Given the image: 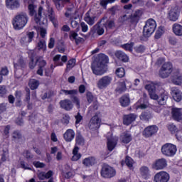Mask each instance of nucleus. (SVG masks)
<instances>
[{"mask_svg": "<svg viewBox=\"0 0 182 182\" xmlns=\"http://www.w3.org/2000/svg\"><path fill=\"white\" fill-rule=\"evenodd\" d=\"M109 63V57L105 54L98 55V58L92 63L91 69L92 73L97 76H102L106 73V63Z\"/></svg>", "mask_w": 182, "mask_h": 182, "instance_id": "obj_1", "label": "nucleus"}, {"mask_svg": "<svg viewBox=\"0 0 182 182\" xmlns=\"http://www.w3.org/2000/svg\"><path fill=\"white\" fill-rule=\"evenodd\" d=\"M28 21H29V17H28V14L25 12H21L15 16L13 20V26L14 29L19 31L23 29L28 23Z\"/></svg>", "mask_w": 182, "mask_h": 182, "instance_id": "obj_2", "label": "nucleus"}, {"mask_svg": "<svg viewBox=\"0 0 182 182\" xmlns=\"http://www.w3.org/2000/svg\"><path fill=\"white\" fill-rule=\"evenodd\" d=\"M156 28H157V24L156 23V21L153 18H149L146 22L145 26H144V36L145 38H149L151 36V35L156 31Z\"/></svg>", "mask_w": 182, "mask_h": 182, "instance_id": "obj_3", "label": "nucleus"}, {"mask_svg": "<svg viewBox=\"0 0 182 182\" xmlns=\"http://www.w3.org/2000/svg\"><path fill=\"white\" fill-rule=\"evenodd\" d=\"M173 72L174 70H173V64L170 62H167L164 63L161 67L159 75L161 79H167V77H168V76H170Z\"/></svg>", "mask_w": 182, "mask_h": 182, "instance_id": "obj_4", "label": "nucleus"}, {"mask_svg": "<svg viewBox=\"0 0 182 182\" xmlns=\"http://www.w3.org/2000/svg\"><path fill=\"white\" fill-rule=\"evenodd\" d=\"M161 153L166 157H173L177 153V147L172 144H165L161 147Z\"/></svg>", "mask_w": 182, "mask_h": 182, "instance_id": "obj_5", "label": "nucleus"}, {"mask_svg": "<svg viewBox=\"0 0 182 182\" xmlns=\"http://www.w3.org/2000/svg\"><path fill=\"white\" fill-rule=\"evenodd\" d=\"M61 92L64 93L66 96L70 95V96H71L70 99L73 103L76 105L77 109H80V100L76 96V95H77V90H62Z\"/></svg>", "mask_w": 182, "mask_h": 182, "instance_id": "obj_6", "label": "nucleus"}, {"mask_svg": "<svg viewBox=\"0 0 182 182\" xmlns=\"http://www.w3.org/2000/svg\"><path fill=\"white\" fill-rule=\"evenodd\" d=\"M101 176L104 178H112L116 176V169L109 165H104L101 169Z\"/></svg>", "mask_w": 182, "mask_h": 182, "instance_id": "obj_7", "label": "nucleus"}, {"mask_svg": "<svg viewBox=\"0 0 182 182\" xmlns=\"http://www.w3.org/2000/svg\"><path fill=\"white\" fill-rule=\"evenodd\" d=\"M99 114H100V112H96L95 116L91 118L89 123V128L91 130H97V129L100 127V122H102V120L100 117H99Z\"/></svg>", "mask_w": 182, "mask_h": 182, "instance_id": "obj_8", "label": "nucleus"}, {"mask_svg": "<svg viewBox=\"0 0 182 182\" xmlns=\"http://www.w3.org/2000/svg\"><path fill=\"white\" fill-rule=\"evenodd\" d=\"M112 78L110 76H104L101 77L97 82L98 89H106L112 83Z\"/></svg>", "mask_w": 182, "mask_h": 182, "instance_id": "obj_9", "label": "nucleus"}, {"mask_svg": "<svg viewBox=\"0 0 182 182\" xmlns=\"http://www.w3.org/2000/svg\"><path fill=\"white\" fill-rule=\"evenodd\" d=\"M170 175L166 171H160L155 174L154 178V182H168Z\"/></svg>", "mask_w": 182, "mask_h": 182, "instance_id": "obj_10", "label": "nucleus"}, {"mask_svg": "<svg viewBox=\"0 0 182 182\" xmlns=\"http://www.w3.org/2000/svg\"><path fill=\"white\" fill-rule=\"evenodd\" d=\"M171 82L177 86H181V85H182V76L180 74V70L178 69L173 70V73L171 77Z\"/></svg>", "mask_w": 182, "mask_h": 182, "instance_id": "obj_11", "label": "nucleus"}, {"mask_svg": "<svg viewBox=\"0 0 182 182\" xmlns=\"http://www.w3.org/2000/svg\"><path fill=\"white\" fill-rule=\"evenodd\" d=\"M36 63H38V69L37 70V75L39 76H43V68L46 66V60H43V56H38L36 58Z\"/></svg>", "mask_w": 182, "mask_h": 182, "instance_id": "obj_12", "label": "nucleus"}, {"mask_svg": "<svg viewBox=\"0 0 182 182\" xmlns=\"http://www.w3.org/2000/svg\"><path fill=\"white\" fill-rule=\"evenodd\" d=\"M159 130V127L156 125H151L146 127L143 132V136L144 137H151L153 134H156L157 131Z\"/></svg>", "mask_w": 182, "mask_h": 182, "instance_id": "obj_13", "label": "nucleus"}, {"mask_svg": "<svg viewBox=\"0 0 182 182\" xmlns=\"http://www.w3.org/2000/svg\"><path fill=\"white\" fill-rule=\"evenodd\" d=\"M167 167V161L164 159H160L152 164V168L154 170H163Z\"/></svg>", "mask_w": 182, "mask_h": 182, "instance_id": "obj_14", "label": "nucleus"}, {"mask_svg": "<svg viewBox=\"0 0 182 182\" xmlns=\"http://www.w3.org/2000/svg\"><path fill=\"white\" fill-rule=\"evenodd\" d=\"M171 114L173 120L176 122H180L182 120V109L173 107L171 109Z\"/></svg>", "mask_w": 182, "mask_h": 182, "instance_id": "obj_15", "label": "nucleus"}, {"mask_svg": "<svg viewBox=\"0 0 182 182\" xmlns=\"http://www.w3.org/2000/svg\"><path fill=\"white\" fill-rule=\"evenodd\" d=\"M60 105L62 109H64V110H67L68 112L73 109V104L72 103V101L68 99L60 101Z\"/></svg>", "mask_w": 182, "mask_h": 182, "instance_id": "obj_16", "label": "nucleus"}, {"mask_svg": "<svg viewBox=\"0 0 182 182\" xmlns=\"http://www.w3.org/2000/svg\"><path fill=\"white\" fill-rule=\"evenodd\" d=\"M139 172L141 174V177H142L144 180H149V178H150V168H149L148 166H141L139 168Z\"/></svg>", "mask_w": 182, "mask_h": 182, "instance_id": "obj_17", "label": "nucleus"}, {"mask_svg": "<svg viewBox=\"0 0 182 182\" xmlns=\"http://www.w3.org/2000/svg\"><path fill=\"white\" fill-rule=\"evenodd\" d=\"M137 116L134 114H129L124 115L123 117V123L126 126H129V124H132L134 120H136Z\"/></svg>", "mask_w": 182, "mask_h": 182, "instance_id": "obj_18", "label": "nucleus"}, {"mask_svg": "<svg viewBox=\"0 0 182 182\" xmlns=\"http://www.w3.org/2000/svg\"><path fill=\"white\" fill-rule=\"evenodd\" d=\"M171 95L173 100H175L176 102H181L182 99V92L181 91H180V90L176 87H172Z\"/></svg>", "mask_w": 182, "mask_h": 182, "instance_id": "obj_19", "label": "nucleus"}, {"mask_svg": "<svg viewBox=\"0 0 182 182\" xmlns=\"http://www.w3.org/2000/svg\"><path fill=\"white\" fill-rule=\"evenodd\" d=\"M63 138L65 141L70 143L75 139V131L73 129H68L63 134Z\"/></svg>", "mask_w": 182, "mask_h": 182, "instance_id": "obj_20", "label": "nucleus"}, {"mask_svg": "<svg viewBox=\"0 0 182 182\" xmlns=\"http://www.w3.org/2000/svg\"><path fill=\"white\" fill-rule=\"evenodd\" d=\"M107 149L109 151H112L114 149V147H116V145L117 144V139L111 137H107Z\"/></svg>", "mask_w": 182, "mask_h": 182, "instance_id": "obj_21", "label": "nucleus"}, {"mask_svg": "<svg viewBox=\"0 0 182 182\" xmlns=\"http://www.w3.org/2000/svg\"><path fill=\"white\" fill-rule=\"evenodd\" d=\"M14 65L16 69H24V68H26V62L23 59V57H20Z\"/></svg>", "mask_w": 182, "mask_h": 182, "instance_id": "obj_22", "label": "nucleus"}, {"mask_svg": "<svg viewBox=\"0 0 182 182\" xmlns=\"http://www.w3.org/2000/svg\"><path fill=\"white\" fill-rule=\"evenodd\" d=\"M120 140L122 143L127 144L130 143V141L132 140V134L129 132H124L120 136Z\"/></svg>", "mask_w": 182, "mask_h": 182, "instance_id": "obj_23", "label": "nucleus"}, {"mask_svg": "<svg viewBox=\"0 0 182 182\" xmlns=\"http://www.w3.org/2000/svg\"><path fill=\"white\" fill-rule=\"evenodd\" d=\"M115 56L117 58V59H119V60H122V62H128L129 61V57L122 50H118L115 52Z\"/></svg>", "mask_w": 182, "mask_h": 182, "instance_id": "obj_24", "label": "nucleus"}, {"mask_svg": "<svg viewBox=\"0 0 182 182\" xmlns=\"http://www.w3.org/2000/svg\"><path fill=\"white\" fill-rule=\"evenodd\" d=\"M84 20L85 21V22H87V23L88 25H90V26L95 25V23L96 22V16H90V14H89V12H87L85 14V16L84 18Z\"/></svg>", "mask_w": 182, "mask_h": 182, "instance_id": "obj_25", "label": "nucleus"}, {"mask_svg": "<svg viewBox=\"0 0 182 182\" xmlns=\"http://www.w3.org/2000/svg\"><path fill=\"white\" fill-rule=\"evenodd\" d=\"M52 176H53V171H48L47 173L40 172L38 173V178L40 180H46V178H50Z\"/></svg>", "mask_w": 182, "mask_h": 182, "instance_id": "obj_26", "label": "nucleus"}, {"mask_svg": "<svg viewBox=\"0 0 182 182\" xmlns=\"http://www.w3.org/2000/svg\"><path fill=\"white\" fill-rule=\"evenodd\" d=\"M95 163H96V159H95V157H92V156L85 158L82 161V164H84L85 167H90V166H93V164H95Z\"/></svg>", "mask_w": 182, "mask_h": 182, "instance_id": "obj_27", "label": "nucleus"}, {"mask_svg": "<svg viewBox=\"0 0 182 182\" xmlns=\"http://www.w3.org/2000/svg\"><path fill=\"white\" fill-rule=\"evenodd\" d=\"M173 32L176 36H182V26L178 23H174L172 27Z\"/></svg>", "mask_w": 182, "mask_h": 182, "instance_id": "obj_28", "label": "nucleus"}, {"mask_svg": "<svg viewBox=\"0 0 182 182\" xmlns=\"http://www.w3.org/2000/svg\"><path fill=\"white\" fill-rule=\"evenodd\" d=\"M140 16H141V11L137 10L131 15L130 20L134 23H137L139 22V19H140Z\"/></svg>", "mask_w": 182, "mask_h": 182, "instance_id": "obj_29", "label": "nucleus"}, {"mask_svg": "<svg viewBox=\"0 0 182 182\" xmlns=\"http://www.w3.org/2000/svg\"><path fill=\"white\" fill-rule=\"evenodd\" d=\"M76 146H85V138L82 136L80 132H77L75 136Z\"/></svg>", "mask_w": 182, "mask_h": 182, "instance_id": "obj_30", "label": "nucleus"}, {"mask_svg": "<svg viewBox=\"0 0 182 182\" xmlns=\"http://www.w3.org/2000/svg\"><path fill=\"white\" fill-rule=\"evenodd\" d=\"M6 6L11 8V9L18 8L19 6V1L18 0H6Z\"/></svg>", "mask_w": 182, "mask_h": 182, "instance_id": "obj_31", "label": "nucleus"}, {"mask_svg": "<svg viewBox=\"0 0 182 182\" xmlns=\"http://www.w3.org/2000/svg\"><path fill=\"white\" fill-rule=\"evenodd\" d=\"M92 31L94 32V33H97V35H103L105 33V29L103 27L100 26V23H97L95 24L92 28Z\"/></svg>", "mask_w": 182, "mask_h": 182, "instance_id": "obj_32", "label": "nucleus"}, {"mask_svg": "<svg viewBox=\"0 0 182 182\" xmlns=\"http://www.w3.org/2000/svg\"><path fill=\"white\" fill-rule=\"evenodd\" d=\"M79 153V148L77 146H75L73 150V157L71 159L72 161H77L82 157V155Z\"/></svg>", "mask_w": 182, "mask_h": 182, "instance_id": "obj_33", "label": "nucleus"}, {"mask_svg": "<svg viewBox=\"0 0 182 182\" xmlns=\"http://www.w3.org/2000/svg\"><path fill=\"white\" fill-rule=\"evenodd\" d=\"M167 99H168V95H167L166 92L161 94V95L158 97L157 99L159 105H161V106L166 105Z\"/></svg>", "mask_w": 182, "mask_h": 182, "instance_id": "obj_34", "label": "nucleus"}, {"mask_svg": "<svg viewBox=\"0 0 182 182\" xmlns=\"http://www.w3.org/2000/svg\"><path fill=\"white\" fill-rule=\"evenodd\" d=\"M180 15V12L177 11V10H171L169 12V19L173 22H176L177 19H178V16Z\"/></svg>", "mask_w": 182, "mask_h": 182, "instance_id": "obj_35", "label": "nucleus"}, {"mask_svg": "<svg viewBox=\"0 0 182 182\" xmlns=\"http://www.w3.org/2000/svg\"><path fill=\"white\" fill-rule=\"evenodd\" d=\"M105 28L107 29H114V28L116 26V23H114V19H108L106 21V22L104 23Z\"/></svg>", "mask_w": 182, "mask_h": 182, "instance_id": "obj_36", "label": "nucleus"}, {"mask_svg": "<svg viewBox=\"0 0 182 182\" xmlns=\"http://www.w3.org/2000/svg\"><path fill=\"white\" fill-rule=\"evenodd\" d=\"M58 11H60L65 6V2H69V0H53Z\"/></svg>", "mask_w": 182, "mask_h": 182, "instance_id": "obj_37", "label": "nucleus"}, {"mask_svg": "<svg viewBox=\"0 0 182 182\" xmlns=\"http://www.w3.org/2000/svg\"><path fill=\"white\" fill-rule=\"evenodd\" d=\"M28 86L31 90H36L39 87V81L36 79H31L29 80Z\"/></svg>", "mask_w": 182, "mask_h": 182, "instance_id": "obj_38", "label": "nucleus"}, {"mask_svg": "<svg viewBox=\"0 0 182 182\" xmlns=\"http://www.w3.org/2000/svg\"><path fill=\"white\" fill-rule=\"evenodd\" d=\"M119 102L122 106L126 107L130 105V98L127 95H124L120 98Z\"/></svg>", "mask_w": 182, "mask_h": 182, "instance_id": "obj_39", "label": "nucleus"}, {"mask_svg": "<svg viewBox=\"0 0 182 182\" xmlns=\"http://www.w3.org/2000/svg\"><path fill=\"white\" fill-rule=\"evenodd\" d=\"M48 18L53 25H56V16H55V11H53V9L52 8L48 9Z\"/></svg>", "mask_w": 182, "mask_h": 182, "instance_id": "obj_40", "label": "nucleus"}, {"mask_svg": "<svg viewBox=\"0 0 182 182\" xmlns=\"http://www.w3.org/2000/svg\"><path fill=\"white\" fill-rule=\"evenodd\" d=\"M70 41H75V43H80V42H82V38H77V34L75 31H70Z\"/></svg>", "mask_w": 182, "mask_h": 182, "instance_id": "obj_41", "label": "nucleus"}, {"mask_svg": "<svg viewBox=\"0 0 182 182\" xmlns=\"http://www.w3.org/2000/svg\"><path fill=\"white\" fill-rule=\"evenodd\" d=\"M76 65V60L75 59H70L68 60L67 63V67H66V72H69V70H72L73 68H75V65Z\"/></svg>", "mask_w": 182, "mask_h": 182, "instance_id": "obj_42", "label": "nucleus"}, {"mask_svg": "<svg viewBox=\"0 0 182 182\" xmlns=\"http://www.w3.org/2000/svg\"><path fill=\"white\" fill-rule=\"evenodd\" d=\"M42 11H43V8L42 6H40L38 8V14H36L34 17V21L37 23H39L41 22V18H42Z\"/></svg>", "mask_w": 182, "mask_h": 182, "instance_id": "obj_43", "label": "nucleus"}, {"mask_svg": "<svg viewBox=\"0 0 182 182\" xmlns=\"http://www.w3.org/2000/svg\"><path fill=\"white\" fill-rule=\"evenodd\" d=\"M126 82H119V86L116 89V92L118 93H123V92H126Z\"/></svg>", "mask_w": 182, "mask_h": 182, "instance_id": "obj_44", "label": "nucleus"}, {"mask_svg": "<svg viewBox=\"0 0 182 182\" xmlns=\"http://www.w3.org/2000/svg\"><path fill=\"white\" fill-rule=\"evenodd\" d=\"M133 46H134V43H125L121 46L122 49L128 50L129 52H133Z\"/></svg>", "mask_w": 182, "mask_h": 182, "instance_id": "obj_45", "label": "nucleus"}, {"mask_svg": "<svg viewBox=\"0 0 182 182\" xmlns=\"http://www.w3.org/2000/svg\"><path fill=\"white\" fill-rule=\"evenodd\" d=\"M164 33V27L159 26L155 34V39H160L161 36Z\"/></svg>", "mask_w": 182, "mask_h": 182, "instance_id": "obj_46", "label": "nucleus"}, {"mask_svg": "<svg viewBox=\"0 0 182 182\" xmlns=\"http://www.w3.org/2000/svg\"><path fill=\"white\" fill-rule=\"evenodd\" d=\"M37 48L39 50H43V52H46V43L43 40H40L37 44Z\"/></svg>", "mask_w": 182, "mask_h": 182, "instance_id": "obj_47", "label": "nucleus"}, {"mask_svg": "<svg viewBox=\"0 0 182 182\" xmlns=\"http://www.w3.org/2000/svg\"><path fill=\"white\" fill-rule=\"evenodd\" d=\"M139 117H140L141 120H144L145 122H149V120H150V119H151V114L148 112H143L140 115Z\"/></svg>", "mask_w": 182, "mask_h": 182, "instance_id": "obj_48", "label": "nucleus"}, {"mask_svg": "<svg viewBox=\"0 0 182 182\" xmlns=\"http://www.w3.org/2000/svg\"><path fill=\"white\" fill-rule=\"evenodd\" d=\"M12 137L16 141L18 140H21V139H22V134H21V132L19 131H14L12 133Z\"/></svg>", "mask_w": 182, "mask_h": 182, "instance_id": "obj_49", "label": "nucleus"}, {"mask_svg": "<svg viewBox=\"0 0 182 182\" xmlns=\"http://www.w3.org/2000/svg\"><path fill=\"white\" fill-rule=\"evenodd\" d=\"M60 58H61L60 55H56L53 58V60L55 63V64L56 65V66H63V63L59 62V60H60Z\"/></svg>", "mask_w": 182, "mask_h": 182, "instance_id": "obj_50", "label": "nucleus"}, {"mask_svg": "<svg viewBox=\"0 0 182 182\" xmlns=\"http://www.w3.org/2000/svg\"><path fill=\"white\" fill-rule=\"evenodd\" d=\"M115 73L117 76H118V77H124V75H126V73L124 72V68H117Z\"/></svg>", "mask_w": 182, "mask_h": 182, "instance_id": "obj_51", "label": "nucleus"}, {"mask_svg": "<svg viewBox=\"0 0 182 182\" xmlns=\"http://www.w3.org/2000/svg\"><path fill=\"white\" fill-rule=\"evenodd\" d=\"M116 0H102L100 2V5L103 6L105 9L107 7V4H113Z\"/></svg>", "mask_w": 182, "mask_h": 182, "instance_id": "obj_52", "label": "nucleus"}, {"mask_svg": "<svg viewBox=\"0 0 182 182\" xmlns=\"http://www.w3.org/2000/svg\"><path fill=\"white\" fill-rule=\"evenodd\" d=\"M8 159H9V154L8 153V151H4L1 155V159L0 160V165L2 164V163H5V161H6Z\"/></svg>", "mask_w": 182, "mask_h": 182, "instance_id": "obj_53", "label": "nucleus"}, {"mask_svg": "<svg viewBox=\"0 0 182 182\" xmlns=\"http://www.w3.org/2000/svg\"><path fill=\"white\" fill-rule=\"evenodd\" d=\"M145 89L146 90H148L149 93H150L156 90V86L154 85V83L147 84L145 86Z\"/></svg>", "mask_w": 182, "mask_h": 182, "instance_id": "obj_54", "label": "nucleus"}, {"mask_svg": "<svg viewBox=\"0 0 182 182\" xmlns=\"http://www.w3.org/2000/svg\"><path fill=\"white\" fill-rule=\"evenodd\" d=\"M20 166L21 168H23V170H32V167H31L29 164L24 161H20Z\"/></svg>", "mask_w": 182, "mask_h": 182, "instance_id": "obj_55", "label": "nucleus"}, {"mask_svg": "<svg viewBox=\"0 0 182 182\" xmlns=\"http://www.w3.org/2000/svg\"><path fill=\"white\" fill-rule=\"evenodd\" d=\"M125 164L127 167L132 168V167H133V159L129 156H127L125 159Z\"/></svg>", "mask_w": 182, "mask_h": 182, "instance_id": "obj_56", "label": "nucleus"}, {"mask_svg": "<svg viewBox=\"0 0 182 182\" xmlns=\"http://www.w3.org/2000/svg\"><path fill=\"white\" fill-rule=\"evenodd\" d=\"M134 49L135 52H136V53H143V52H144V50H146V48L141 45L134 47Z\"/></svg>", "mask_w": 182, "mask_h": 182, "instance_id": "obj_57", "label": "nucleus"}, {"mask_svg": "<svg viewBox=\"0 0 182 182\" xmlns=\"http://www.w3.org/2000/svg\"><path fill=\"white\" fill-rule=\"evenodd\" d=\"M168 42H169L170 45H172L173 46H176V45H177L178 41L177 40V38H176L174 36H169Z\"/></svg>", "mask_w": 182, "mask_h": 182, "instance_id": "obj_58", "label": "nucleus"}, {"mask_svg": "<svg viewBox=\"0 0 182 182\" xmlns=\"http://www.w3.org/2000/svg\"><path fill=\"white\" fill-rule=\"evenodd\" d=\"M75 124H79L83 120V116L80 114V112H77V114L75 116Z\"/></svg>", "mask_w": 182, "mask_h": 182, "instance_id": "obj_59", "label": "nucleus"}, {"mask_svg": "<svg viewBox=\"0 0 182 182\" xmlns=\"http://www.w3.org/2000/svg\"><path fill=\"white\" fill-rule=\"evenodd\" d=\"M35 8H36V6H35L33 4L28 5L29 15H31V16H33V15H35Z\"/></svg>", "mask_w": 182, "mask_h": 182, "instance_id": "obj_60", "label": "nucleus"}, {"mask_svg": "<svg viewBox=\"0 0 182 182\" xmlns=\"http://www.w3.org/2000/svg\"><path fill=\"white\" fill-rule=\"evenodd\" d=\"M26 36L28 39V42H31L35 37V32L31 31L26 33Z\"/></svg>", "mask_w": 182, "mask_h": 182, "instance_id": "obj_61", "label": "nucleus"}, {"mask_svg": "<svg viewBox=\"0 0 182 182\" xmlns=\"http://www.w3.org/2000/svg\"><path fill=\"white\" fill-rule=\"evenodd\" d=\"M75 8H68L67 12L65 14L66 18H69L72 15H75L76 14V11L73 12V10Z\"/></svg>", "mask_w": 182, "mask_h": 182, "instance_id": "obj_62", "label": "nucleus"}, {"mask_svg": "<svg viewBox=\"0 0 182 182\" xmlns=\"http://www.w3.org/2000/svg\"><path fill=\"white\" fill-rule=\"evenodd\" d=\"M70 120V117H69V115H65L62 119H61V122H62V124H69V121Z\"/></svg>", "mask_w": 182, "mask_h": 182, "instance_id": "obj_63", "label": "nucleus"}, {"mask_svg": "<svg viewBox=\"0 0 182 182\" xmlns=\"http://www.w3.org/2000/svg\"><path fill=\"white\" fill-rule=\"evenodd\" d=\"M86 96L88 103H92V102H93V95L92 94V92H87L86 93Z\"/></svg>", "mask_w": 182, "mask_h": 182, "instance_id": "obj_64", "label": "nucleus"}]
</instances>
